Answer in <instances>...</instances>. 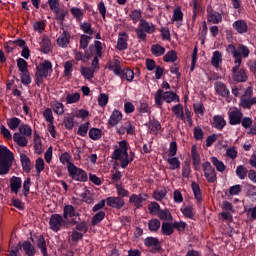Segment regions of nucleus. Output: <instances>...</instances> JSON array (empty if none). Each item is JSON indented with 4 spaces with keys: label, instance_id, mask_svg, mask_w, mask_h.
Listing matches in <instances>:
<instances>
[{
    "label": "nucleus",
    "instance_id": "obj_14",
    "mask_svg": "<svg viewBox=\"0 0 256 256\" xmlns=\"http://www.w3.org/2000/svg\"><path fill=\"white\" fill-rule=\"evenodd\" d=\"M228 117L230 125H240L243 118V112L240 109L235 108L232 111H228Z\"/></svg>",
    "mask_w": 256,
    "mask_h": 256
},
{
    "label": "nucleus",
    "instance_id": "obj_43",
    "mask_svg": "<svg viewBox=\"0 0 256 256\" xmlns=\"http://www.w3.org/2000/svg\"><path fill=\"white\" fill-rule=\"evenodd\" d=\"M7 125L11 131H15L21 125V119L12 117L8 120Z\"/></svg>",
    "mask_w": 256,
    "mask_h": 256
},
{
    "label": "nucleus",
    "instance_id": "obj_60",
    "mask_svg": "<svg viewBox=\"0 0 256 256\" xmlns=\"http://www.w3.org/2000/svg\"><path fill=\"white\" fill-rule=\"evenodd\" d=\"M116 191L118 197H121L122 199L123 197H129V192L121 184H116Z\"/></svg>",
    "mask_w": 256,
    "mask_h": 256
},
{
    "label": "nucleus",
    "instance_id": "obj_5",
    "mask_svg": "<svg viewBox=\"0 0 256 256\" xmlns=\"http://www.w3.org/2000/svg\"><path fill=\"white\" fill-rule=\"evenodd\" d=\"M69 225H77V218H72L68 221L60 214H52L50 217L49 227L55 233L61 231V227H69Z\"/></svg>",
    "mask_w": 256,
    "mask_h": 256
},
{
    "label": "nucleus",
    "instance_id": "obj_33",
    "mask_svg": "<svg viewBox=\"0 0 256 256\" xmlns=\"http://www.w3.org/2000/svg\"><path fill=\"white\" fill-rule=\"evenodd\" d=\"M244 212L246 213L247 217L251 220L256 219V205L250 204V205H244Z\"/></svg>",
    "mask_w": 256,
    "mask_h": 256
},
{
    "label": "nucleus",
    "instance_id": "obj_17",
    "mask_svg": "<svg viewBox=\"0 0 256 256\" xmlns=\"http://www.w3.org/2000/svg\"><path fill=\"white\" fill-rule=\"evenodd\" d=\"M232 27L240 35H244L245 33H247V31L249 29L248 24L243 19L234 21V23L232 24Z\"/></svg>",
    "mask_w": 256,
    "mask_h": 256
},
{
    "label": "nucleus",
    "instance_id": "obj_4",
    "mask_svg": "<svg viewBox=\"0 0 256 256\" xmlns=\"http://www.w3.org/2000/svg\"><path fill=\"white\" fill-rule=\"evenodd\" d=\"M13 152L7 147L0 146V175H7L13 165Z\"/></svg>",
    "mask_w": 256,
    "mask_h": 256
},
{
    "label": "nucleus",
    "instance_id": "obj_63",
    "mask_svg": "<svg viewBox=\"0 0 256 256\" xmlns=\"http://www.w3.org/2000/svg\"><path fill=\"white\" fill-rule=\"evenodd\" d=\"M64 127H65V129H68L69 131H71V129H73V127H75V122L73 121V117L66 116L64 118Z\"/></svg>",
    "mask_w": 256,
    "mask_h": 256
},
{
    "label": "nucleus",
    "instance_id": "obj_62",
    "mask_svg": "<svg viewBox=\"0 0 256 256\" xmlns=\"http://www.w3.org/2000/svg\"><path fill=\"white\" fill-rule=\"evenodd\" d=\"M90 41H91V36H87L83 34L80 38V49H87Z\"/></svg>",
    "mask_w": 256,
    "mask_h": 256
},
{
    "label": "nucleus",
    "instance_id": "obj_13",
    "mask_svg": "<svg viewBox=\"0 0 256 256\" xmlns=\"http://www.w3.org/2000/svg\"><path fill=\"white\" fill-rule=\"evenodd\" d=\"M147 201V194L141 193V194H132L129 198V203L131 205H134L136 209H141L143 207V202Z\"/></svg>",
    "mask_w": 256,
    "mask_h": 256
},
{
    "label": "nucleus",
    "instance_id": "obj_19",
    "mask_svg": "<svg viewBox=\"0 0 256 256\" xmlns=\"http://www.w3.org/2000/svg\"><path fill=\"white\" fill-rule=\"evenodd\" d=\"M21 185H23V181L20 177L12 176L10 178V190L11 193H15L17 195L19 193V189L21 188Z\"/></svg>",
    "mask_w": 256,
    "mask_h": 256
},
{
    "label": "nucleus",
    "instance_id": "obj_50",
    "mask_svg": "<svg viewBox=\"0 0 256 256\" xmlns=\"http://www.w3.org/2000/svg\"><path fill=\"white\" fill-rule=\"evenodd\" d=\"M181 213L184 215V217H187V219H193V206H183L181 208Z\"/></svg>",
    "mask_w": 256,
    "mask_h": 256
},
{
    "label": "nucleus",
    "instance_id": "obj_53",
    "mask_svg": "<svg viewBox=\"0 0 256 256\" xmlns=\"http://www.w3.org/2000/svg\"><path fill=\"white\" fill-rule=\"evenodd\" d=\"M148 211L151 215H158L159 211H161V206L157 202H152L148 205Z\"/></svg>",
    "mask_w": 256,
    "mask_h": 256
},
{
    "label": "nucleus",
    "instance_id": "obj_48",
    "mask_svg": "<svg viewBox=\"0 0 256 256\" xmlns=\"http://www.w3.org/2000/svg\"><path fill=\"white\" fill-rule=\"evenodd\" d=\"M211 163L212 165H214V167H216L217 171H220L221 173L225 171V164L221 162L219 159H217V157H212Z\"/></svg>",
    "mask_w": 256,
    "mask_h": 256
},
{
    "label": "nucleus",
    "instance_id": "obj_64",
    "mask_svg": "<svg viewBox=\"0 0 256 256\" xmlns=\"http://www.w3.org/2000/svg\"><path fill=\"white\" fill-rule=\"evenodd\" d=\"M172 21H183V12L181 11V8L174 9Z\"/></svg>",
    "mask_w": 256,
    "mask_h": 256
},
{
    "label": "nucleus",
    "instance_id": "obj_51",
    "mask_svg": "<svg viewBox=\"0 0 256 256\" xmlns=\"http://www.w3.org/2000/svg\"><path fill=\"white\" fill-rule=\"evenodd\" d=\"M70 13L77 21H81V19H83V10H81V8L72 7L70 9Z\"/></svg>",
    "mask_w": 256,
    "mask_h": 256
},
{
    "label": "nucleus",
    "instance_id": "obj_18",
    "mask_svg": "<svg viewBox=\"0 0 256 256\" xmlns=\"http://www.w3.org/2000/svg\"><path fill=\"white\" fill-rule=\"evenodd\" d=\"M144 245L146 247H150L153 253H156V251H159V249H161V244L159 243V239L153 238V237L146 238L144 240Z\"/></svg>",
    "mask_w": 256,
    "mask_h": 256
},
{
    "label": "nucleus",
    "instance_id": "obj_49",
    "mask_svg": "<svg viewBox=\"0 0 256 256\" xmlns=\"http://www.w3.org/2000/svg\"><path fill=\"white\" fill-rule=\"evenodd\" d=\"M55 13V17L57 21H61V23H63L65 21V17H67V15H69V11L65 10V9H58Z\"/></svg>",
    "mask_w": 256,
    "mask_h": 256
},
{
    "label": "nucleus",
    "instance_id": "obj_56",
    "mask_svg": "<svg viewBox=\"0 0 256 256\" xmlns=\"http://www.w3.org/2000/svg\"><path fill=\"white\" fill-rule=\"evenodd\" d=\"M81 99V94L79 93H74V94H67L66 97V102L71 105V103H77V101H79Z\"/></svg>",
    "mask_w": 256,
    "mask_h": 256
},
{
    "label": "nucleus",
    "instance_id": "obj_52",
    "mask_svg": "<svg viewBox=\"0 0 256 256\" xmlns=\"http://www.w3.org/2000/svg\"><path fill=\"white\" fill-rule=\"evenodd\" d=\"M43 117L48 124L54 123L55 121V118L53 117V111L51 110V108H47L43 112Z\"/></svg>",
    "mask_w": 256,
    "mask_h": 256
},
{
    "label": "nucleus",
    "instance_id": "obj_11",
    "mask_svg": "<svg viewBox=\"0 0 256 256\" xmlns=\"http://www.w3.org/2000/svg\"><path fill=\"white\" fill-rule=\"evenodd\" d=\"M106 204L108 207H112V209H123L125 207V199L119 196H111L106 198Z\"/></svg>",
    "mask_w": 256,
    "mask_h": 256
},
{
    "label": "nucleus",
    "instance_id": "obj_12",
    "mask_svg": "<svg viewBox=\"0 0 256 256\" xmlns=\"http://www.w3.org/2000/svg\"><path fill=\"white\" fill-rule=\"evenodd\" d=\"M95 49H96V55L92 61V70L93 71H99V57H103V46L101 44V41H95L94 42Z\"/></svg>",
    "mask_w": 256,
    "mask_h": 256
},
{
    "label": "nucleus",
    "instance_id": "obj_41",
    "mask_svg": "<svg viewBox=\"0 0 256 256\" xmlns=\"http://www.w3.org/2000/svg\"><path fill=\"white\" fill-rule=\"evenodd\" d=\"M103 136V131L99 128H92L89 130V137L93 141H98Z\"/></svg>",
    "mask_w": 256,
    "mask_h": 256
},
{
    "label": "nucleus",
    "instance_id": "obj_44",
    "mask_svg": "<svg viewBox=\"0 0 256 256\" xmlns=\"http://www.w3.org/2000/svg\"><path fill=\"white\" fill-rule=\"evenodd\" d=\"M163 60L165 63H175V61H177V52L174 50L167 52Z\"/></svg>",
    "mask_w": 256,
    "mask_h": 256
},
{
    "label": "nucleus",
    "instance_id": "obj_15",
    "mask_svg": "<svg viewBox=\"0 0 256 256\" xmlns=\"http://www.w3.org/2000/svg\"><path fill=\"white\" fill-rule=\"evenodd\" d=\"M127 41H129V35L125 32L119 33L117 45H116V48L118 49V51H125L129 47V44H127Z\"/></svg>",
    "mask_w": 256,
    "mask_h": 256
},
{
    "label": "nucleus",
    "instance_id": "obj_2",
    "mask_svg": "<svg viewBox=\"0 0 256 256\" xmlns=\"http://www.w3.org/2000/svg\"><path fill=\"white\" fill-rule=\"evenodd\" d=\"M111 159L120 161L122 169H126L127 165L135 159V153L131 152L129 157V153H127V141L122 140L119 142V148L112 153Z\"/></svg>",
    "mask_w": 256,
    "mask_h": 256
},
{
    "label": "nucleus",
    "instance_id": "obj_61",
    "mask_svg": "<svg viewBox=\"0 0 256 256\" xmlns=\"http://www.w3.org/2000/svg\"><path fill=\"white\" fill-rule=\"evenodd\" d=\"M105 219V211H100L92 218V225H99V222Z\"/></svg>",
    "mask_w": 256,
    "mask_h": 256
},
{
    "label": "nucleus",
    "instance_id": "obj_32",
    "mask_svg": "<svg viewBox=\"0 0 256 256\" xmlns=\"http://www.w3.org/2000/svg\"><path fill=\"white\" fill-rule=\"evenodd\" d=\"M34 149L37 155H41V153H43V144L41 142V137L36 132L34 133Z\"/></svg>",
    "mask_w": 256,
    "mask_h": 256
},
{
    "label": "nucleus",
    "instance_id": "obj_27",
    "mask_svg": "<svg viewBox=\"0 0 256 256\" xmlns=\"http://www.w3.org/2000/svg\"><path fill=\"white\" fill-rule=\"evenodd\" d=\"M20 161L23 171L25 173H31V159L26 154H20Z\"/></svg>",
    "mask_w": 256,
    "mask_h": 256
},
{
    "label": "nucleus",
    "instance_id": "obj_59",
    "mask_svg": "<svg viewBox=\"0 0 256 256\" xmlns=\"http://www.w3.org/2000/svg\"><path fill=\"white\" fill-rule=\"evenodd\" d=\"M167 195V190L163 189V190H156L153 192V198L156 201H163V199H165V196Z\"/></svg>",
    "mask_w": 256,
    "mask_h": 256
},
{
    "label": "nucleus",
    "instance_id": "obj_34",
    "mask_svg": "<svg viewBox=\"0 0 256 256\" xmlns=\"http://www.w3.org/2000/svg\"><path fill=\"white\" fill-rule=\"evenodd\" d=\"M191 187L195 199L198 201V203H201V201H203V196L201 194V188L199 187V184L197 182H192Z\"/></svg>",
    "mask_w": 256,
    "mask_h": 256
},
{
    "label": "nucleus",
    "instance_id": "obj_3",
    "mask_svg": "<svg viewBox=\"0 0 256 256\" xmlns=\"http://www.w3.org/2000/svg\"><path fill=\"white\" fill-rule=\"evenodd\" d=\"M53 73V64L49 60H45L41 62L36 67V73H35V83L38 87H41L43 85V81L49 77Z\"/></svg>",
    "mask_w": 256,
    "mask_h": 256
},
{
    "label": "nucleus",
    "instance_id": "obj_40",
    "mask_svg": "<svg viewBox=\"0 0 256 256\" xmlns=\"http://www.w3.org/2000/svg\"><path fill=\"white\" fill-rule=\"evenodd\" d=\"M18 130H19L18 133L20 135H24L25 137H31V135L33 134V130L31 129V126L27 124H21Z\"/></svg>",
    "mask_w": 256,
    "mask_h": 256
},
{
    "label": "nucleus",
    "instance_id": "obj_28",
    "mask_svg": "<svg viewBox=\"0 0 256 256\" xmlns=\"http://www.w3.org/2000/svg\"><path fill=\"white\" fill-rule=\"evenodd\" d=\"M71 39V35L68 34L67 31H64L56 40L57 45L59 47H67L69 45V41Z\"/></svg>",
    "mask_w": 256,
    "mask_h": 256
},
{
    "label": "nucleus",
    "instance_id": "obj_6",
    "mask_svg": "<svg viewBox=\"0 0 256 256\" xmlns=\"http://www.w3.org/2000/svg\"><path fill=\"white\" fill-rule=\"evenodd\" d=\"M157 31L155 24L147 22L145 19H141L138 28L135 29L137 38L143 43H147V33L148 35H153Z\"/></svg>",
    "mask_w": 256,
    "mask_h": 256
},
{
    "label": "nucleus",
    "instance_id": "obj_37",
    "mask_svg": "<svg viewBox=\"0 0 256 256\" xmlns=\"http://www.w3.org/2000/svg\"><path fill=\"white\" fill-rule=\"evenodd\" d=\"M222 61H223V55L221 54V52L215 51L211 58V63L213 67H215L216 69H219V64L222 63Z\"/></svg>",
    "mask_w": 256,
    "mask_h": 256
},
{
    "label": "nucleus",
    "instance_id": "obj_7",
    "mask_svg": "<svg viewBox=\"0 0 256 256\" xmlns=\"http://www.w3.org/2000/svg\"><path fill=\"white\" fill-rule=\"evenodd\" d=\"M163 101H166V103H173V101L179 103V97L177 94H175V92H164L163 90L159 89L155 94V103L158 105V107H161V105H163Z\"/></svg>",
    "mask_w": 256,
    "mask_h": 256
},
{
    "label": "nucleus",
    "instance_id": "obj_20",
    "mask_svg": "<svg viewBox=\"0 0 256 256\" xmlns=\"http://www.w3.org/2000/svg\"><path fill=\"white\" fill-rule=\"evenodd\" d=\"M191 155L194 169L199 171V169H201V156L199 155V152H197V146H192Z\"/></svg>",
    "mask_w": 256,
    "mask_h": 256
},
{
    "label": "nucleus",
    "instance_id": "obj_54",
    "mask_svg": "<svg viewBox=\"0 0 256 256\" xmlns=\"http://www.w3.org/2000/svg\"><path fill=\"white\" fill-rule=\"evenodd\" d=\"M80 29L83 31V33H85L86 35H93V28L91 23L89 22H83L80 25Z\"/></svg>",
    "mask_w": 256,
    "mask_h": 256
},
{
    "label": "nucleus",
    "instance_id": "obj_25",
    "mask_svg": "<svg viewBox=\"0 0 256 256\" xmlns=\"http://www.w3.org/2000/svg\"><path fill=\"white\" fill-rule=\"evenodd\" d=\"M36 245L38 249L41 250L43 256H49V254L47 253V242L45 241V236L39 235L37 237Z\"/></svg>",
    "mask_w": 256,
    "mask_h": 256
},
{
    "label": "nucleus",
    "instance_id": "obj_21",
    "mask_svg": "<svg viewBox=\"0 0 256 256\" xmlns=\"http://www.w3.org/2000/svg\"><path fill=\"white\" fill-rule=\"evenodd\" d=\"M107 68L109 71H113L114 74L119 75L121 73V61L117 59L110 60L107 63Z\"/></svg>",
    "mask_w": 256,
    "mask_h": 256
},
{
    "label": "nucleus",
    "instance_id": "obj_8",
    "mask_svg": "<svg viewBox=\"0 0 256 256\" xmlns=\"http://www.w3.org/2000/svg\"><path fill=\"white\" fill-rule=\"evenodd\" d=\"M69 177L73 179L74 181H79L80 183H85L88 181L89 176H87V172H85L83 169L78 168L73 163H70L67 166Z\"/></svg>",
    "mask_w": 256,
    "mask_h": 256
},
{
    "label": "nucleus",
    "instance_id": "obj_30",
    "mask_svg": "<svg viewBox=\"0 0 256 256\" xmlns=\"http://www.w3.org/2000/svg\"><path fill=\"white\" fill-rule=\"evenodd\" d=\"M212 125L213 127H215V129H218V131H221L225 127V118L219 115L214 116Z\"/></svg>",
    "mask_w": 256,
    "mask_h": 256
},
{
    "label": "nucleus",
    "instance_id": "obj_29",
    "mask_svg": "<svg viewBox=\"0 0 256 256\" xmlns=\"http://www.w3.org/2000/svg\"><path fill=\"white\" fill-rule=\"evenodd\" d=\"M51 49V40L49 39V37L44 36L42 38V41L40 42V51H42V53H50Z\"/></svg>",
    "mask_w": 256,
    "mask_h": 256
},
{
    "label": "nucleus",
    "instance_id": "obj_31",
    "mask_svg": "<svg viewBox=\"0 0 256 256\" xmlns=\"http://www.w3.org/2000/svg\"><path fill=\"white\" fill-rule=\"evenodd\" d=\"M148 129L152 135H157L161 131V123L157 120H150L148 123Z\"/></svg>",
    "mask_w": 256,
    "mask_h": 256
},
{
    "label": "nucleus",
    "instance_id": "obj_24",
    "mask_svg": "<svg viewBox=\"0 0 256 256\" xmlns=\"http://www.w3.org/2000/svg\"><path fill=\"white\" fill-rule=\"evenodd\" d=\"M20 247L23 248V251L27 256H34L37 253L35 246H33L29 241L23 242L22 245L20 244Z\"/></svg>",
    "mask_w": 256,
    "mask_h": 256
},
{
    "label": "nucleus",
    "instance_id": "obj_45",
    "mask_svg": "<svg viewBox=\"0 0 256 256\" xmlns=\"http://www.w3.org/2000/svg\"><path fill=\"white\" fill-rule=\"evenodd\" d=\"M158 217L162 221H173V216L171 215V212L167 209L160 210L158 212Z\"/></svg>",
    "mask_w": 256,
    "mask_h": 256
},
{
    "label": "nucleus",
    "instance_id": "obj_35",
    "mask_svg": "<svg viewBox=\"0 0 256 256\" xmlns=\"http://www.w3.org/2000/svg\"><path fill=\"white\" fill-rule=\"evenodd\" d=\"M207 20L208 23H213L215 25L217 23H221L222 17L219 12H208Z\"/></svg>",
    "mask_w": 256,
    "mask_h": 256
},
{
    "label": "nucleus",
    "instance_id": "obj_22",
    "mask_svg": "<svg viewBox=\"0 0 256 256\" xmlns=\"http://www.w3.org/2000/svg\"><path fill=\"white\" fill-rule=\"evenodd\" d=\"M118 77H120V79H126V81H129V83H131V81L135 79V72H133V70L129 68H124L120 70Z\"/></svg>",
    "mask_w": 256,
    "mask_h": 256
},
{
    "label": "nucleus",
    "instance_id": "obj_58",
    "mask_svg": "<svg viewBox=\"0 0 256 256\" xmlns=\"http://www.w3.org/2000/svg\"><path fill=\"white\" fill-rule=\"evenodd\" d=\"M107 103H109V95L105 94V93H101L98 96V105L100 107H106Z\"/></svg>",
    "mask_w": 256,
    "mask_h": 256
},
{
    "label": "nucleus",
    "instance_id": "obj_55",
    "mask_svg": "<svg viewBox=\"0 0 256 256\" xmlns=\"http://www.w3.org/2000/svg\"><path fill=\"white\" fill-rule=\"evenodd\" d=\"M52 107L56 115H63V113H65V106L63 105V103L55 102Z\"/></svg>",
    "mask_w": 256,
    "mask_h": 256
},
{
    "label": "nucleus",
    "instance_id": "obj_26",
    "mask_svg": "<svg viewBox=\"0 0 256 256\" xmlns=\"http://www.w3.org/2000/svg\"><path fill=\"white\" fill-rule=\"evenodd\" d=\"M123 119V114L119 110H114L108 120L109 125L115 127Z\"/></svg>",
    "mask_w": 256,
    "mask_h": 256
},
{
    "label": "nucleus",
    "instance_id": "obj_1",
    "mask_svg": "<svg viewBox=\"0 0 256 256\" xmlns=\"http://www.w3.org/2000/svg\"><path fill=\"white\" fill-rule=\"evenodd\" d=\"M226 51L234 57V67H232V77L237 83L248 81V74L245 69H240L242 63L241 52L238 51L235 45H228Z\"/></svg>",
    "mask_w": 256,
    "mask_h": 256
},
{
    "label": "nucleus",
    "instance_id": "obj_36",
    "mask_svg": "<svg viewBox=\"0 0 256 256\" xmlns=\"http://www.w3.org/2000/svg\"><path fill=\"white\" fill-rule=\"evenodd\" d=\"M151 53L154 57H161L165 55V47L159 44H154L151 46Z\"/></svg>",
    "mask_w": 256,
    "mask_h": 256
},
{
    "label": "nucleus",
    "instance_id": "obj_39",
    "mask_svg": "<svg viewBox=\"0 0 256 256\" xmlns=\"http://www.w3.org/2000/svg\"><path fill=\"white\" fill-rule=\"evenodd\" d=\"M166 161L170 165L169 169L172 171H175V169H180L181 167V161H179V158L175 156L168 158Z\"/></svg>",
    "mask_w": 256,
    "mask_h": 256
},
{
    "label": "nucleus",
    "instance_id": "obj_23",
    "mask_svg": "<svg viewBox=\"0 0 256 256\" xmlns=\"http://www.w3.org/2000/svg\"><path fill=\"white\" fill-rule=\"evenodd\" d=\"M13 141L17 143L19 147H27L29 143L27 136L20 134L19 132L14 133Z\"/></svg>",
    "mask_w": 256,
    "mask_h": 256
},
{
    "label": "nucleus",
    "instance_id": "obj_47",
    "mask_svg": "<svg viewBox=\"0 0 256 256\" xmlns=\"http://www.w3.org/2000/svg\"><path fill=\"white\" fill-rule=\"evenodd\" d=\"M247 173L248 169L245 167V165H238V167H236V175L240 179H245L247 177Z\"/></svg>",
    "mask_w": 256,
    "mask_h": 256
},
{
    "label": "nucleus",
    "instance_id": "obj_38",
    "mask_svg": "<svg viewBox=\"0 0 256 256\" xmlns=\"http://www.w3.org/2000/svg\"><path fill=\"white\" fill-rule=\"evenodd\" d=\"M172 113L177 117V119H181V121H185V114L183 113V105L177 104L172 108Z\"/></svg>",
    "mask_w": 256,
    "mask_h": 256
},
{
    "label": "nucleus",
    "instance_id": "obj_57",
    "mask_svg": "<svg viewBox=\"0 0 256 256\" xmlns=\"http://www.w3.org/2000/svg\"><path fill=\"white\" fill-rule=\"evenodd\" d=\"M81 73L83 75V77H85V79H93L94 75H95V70H93L92 68H81Z\"/></svg>",
    "mask_w": 256,
    "mask_h": 256
},
{
    "label": "nucleus",
    "instance_id": "obj_42",
    "mask_svg": "<svg viewBox=\"0 0 256 256\" xmlns=\"http://www.w3.org/2000/svg\"><path fill=\"white\" fill-rule=\"evenodd\" d=\"M148 228L152 233L159 231L161 228V221L159 219H152L148 222Z\"/></svg>",
    "mask_w": 256,
    "mask_h": 256
},
{
    "label": "nucleus",
    "instance_id": "obj_16",
    "mask_svg": "<svg viewBox=\"0 0 256 256\" xmlns=\"http://www.w3.org/2000/svg\"><path fill=\"white\" fill-rule=\"evenodd\" d=\"M69 217L71 219H75V217H79V213H76L75 207H73V205H70V204L64 206L62 218H64V221H71L69 220Z\"/></svg>",
    "mask_w": 256,
    "mask_h": 256
},
{
    "label": "nucleus",
    "instance_id": "obj_9",
    "mask_svg": "<svg viewBox=\"0 0 256 256\" xmlns=\"http://www.w3.org/2000/svg\"><path fill=\"white\" fill-rule=\"evenodd\" d=\"M253 87H247L242 97L240 98V106L243 109H252L256 105V97H253Z\"/></svg>",
    "mask_w": 256,
    "mask_h": 256
},
{
    "label": "nucleus",
    "instance_id": "obj_10",
    "mask_svg": "<svg viewBox=\"0 0 256 256\" xmlns=\"http://www.w3.org/2000/svg\"><path fill=\"white\" fill-rule=\"evenodd\" d=\"M202 169L208 183H215V181H217V174L215 173V168H213L211 162H204L202 164Z\"/></svg>",
    "mask_w": 256,
    "mask_h": 256
},
{
    "label": "nucleus",
    "instance_id": "obj_46",
    "mask_svg": "<svg viewBox=\"0 0 256 256\" xmlns=\"http://www.w3.org/2000/svg\"><path fill=\"white\" fill-rule=\"evenodd\" d=\"M175 227H173V224H169V222H164L162 223V234L169 236V235H173V232Z\"/></svg>",
    "mask_w": 256,
    "mask_h": 256
}]
</instances>
